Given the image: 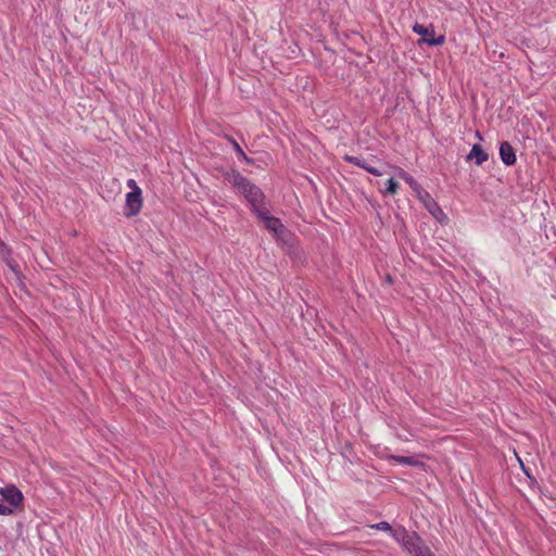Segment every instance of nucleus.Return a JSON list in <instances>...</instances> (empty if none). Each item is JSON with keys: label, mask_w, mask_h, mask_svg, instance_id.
Listing matches in <instances>:
<instances>
[{"label": "nucleus", "mask_w": 556, "mask_h": 556, "mask_svg": "<svg viewBox=\"0 0 556 556\" xmlns=\"http://www.w3.org/2000/svg\"><path fill=\"white\" fill-rule=\"evenodd\" d=\"M420 41L427 43L431 47H438L444 43L445 37L443 35H440L438 37L431 36V37H424Z\"/></svg>", "instance_id": "nucleus-14"}, {"label": "nucleus", "mask_w": 556, "mask_h": 556, "mask_svg": "<svg viewBox=\"0 0 556 556\" xmlns=\"http://www.w3.org/2000/svg\"><path fill=\"white\" fill-rule=\"evenodd\" d=\"M127 186L131 189V190H136V187H139L137 185V182L134 180V179H128L127 180Z\"/></svg>", "instance_id": "nucleus-18"}, {"label": "nucleus", "mask_w": 556, "mask_h": 556, "mask_svg": "<svg viewBox=\"0 0 556 556\" xmlns=\"http://www.w3.org/2000/svg\"><path fill=\"white\" fill-rule=\"evenodd\" d=\"M13 513V508L5 506L0 502V515L9 516Z\"/></svg>", "instance_id": "nucleus-17"}, {"label": "nucleus", "mask_w": 556, "mask_h": 556, "mask_svg": "<svg viewBox=\"0 0 556 556\" xmlns=\"http://www.w3.org/2000/svg\"><path fill=\"white\" fill-rule=\"evenodd\" d=\"M391 459L401 464V465H408V466H412V467H421L424 466V463L414 458V457H410V456H397V455H392L391 456Z\"/></svg>", "instance_id": "nucleus-12"}, {"label": "nucleus", "mask_w": 556, "mask_h": 556, "mask_svg": "<svg viewBox=\"0 0 556 556\" xmlns=\"http://www.w3.org/2000/svg\"><path fill=\"white\" fill-rule=\"evenodd\" d=\"M225 139L231 144L232 149L235 150L237 156L242 160L243 162H245L247 164H254V161L253 159L249 157L244 151L242 150V148L240 147V144L236 141L235 138H232L231 136L229 135H226L225 136Z\"/></svg>", "instance_id": "nucleus-10"}, {"label": "nucleus", "mask_w": 556, "mask_h": 556, "mask_svg": "<svg viewBox=\"0 0 556 556\" xmlns=\"http://www.w3.org/2000/svg\"><path fill=\"white\" fill-rule=\"evenodd\" d=\"M400 177L407 184L409 185V187L416 191L418 193V197H420L425 190L421 189L420 185L418 184V181L412 176L409 175L408 173L402 170L400 173Z\"/></svg>", "instance_id": "nucleus-11"}, {"label": "nucleus", "mask_w": 556, "mask_h": 556, "mask_svg": "<svg viewBox=\"0 0 556 556\" xmlns=\"http://www.w3.org/2000/svg\"><path fill=\"white\" fill-rule=\"evenodd\" d=\"M420 200L424 201L426 208L428 212L440 223H443L447 219L446 214L443 212V210L440 207V205L434 201L433 198L427 192L424 191V193L419 197Z\"/></svg>", "instance_id": "nucleus-5"}, {"label": "nucleus", "mask_w": 556, "mask_h": 556, "mask_svg": "<svg viewBox=\"0 0 556 556\" xmlns=\"http://www.w3.org/2000/svg\"><path fill=\"white\" fill-rule=\"evenodd\" d=\"M224 179L242 195L250 204L251 211L255 214L257 210L265 206L266 197L262 189L244 177L239 170L231 168L224 173Z\"/></svg>", "instance_id": "nucleus-1"}, {"label": "nucleus", "mask_w": 556, "mask_h": 556, "mask_svg": "<svg viewBox=\"0 0 556 556\" xmlns=\"http://www.w3.org/2000/svg\"><path fill=\"white\" fill-rule=\"evenodd\" d=\"M392 538L401 543L413 556H427V553H429V547L426 546L424 540L415 531L408 532L405 528H400L392 532Z\"/></svg>", "instance_id": "nucleus-2"}, {"label": "nucleus", "mask_w": 556, "mask_h": 556, "mask_svg": "<svg viewBox=\"0 0 556 556\" xmlns=\"http://www.w3.org/2000/svg\"><path fill=\"white\" fill-rule=\"evenodd\" d=\"M142 208V191L140 187H136V190H131L126 194V201L124 206V216L131 218L137 216Z\"/></svg>", "instance_id": "nucleus-4"}, {"label": "nucleus", "mask_w": 556, "mask_h": 556, "mask_svg": "<svg viewBox=\"0 0 556 556\" xmlns=\"http://www.w3.org/2000/svg\"><path fill=\"white\" fill-rule=\"evenodd\" d=\"M397 188H399V182L394 178H390L387 181V186H386V189L383 192H384V194H394V193H396Z\"/></svg>", "instance_id": "nucleus-15"}, {"label": "nucleus", "mask_w": 556, "mask_h": 556, "mask_svg": "<svg viewBox=\"0 0 556 556\" xmlns=\"http://www.w3.org/2000/svg\"><path fill=\"white\" fill-rule=\"evenodd\" d=\"M370 528L380 530V531H389L392 535V532H395L396 530H393L391 525L387 521H380L378 523L371 525Z\"/></svg>", "instance_id": "nucleus-16"}, {"label": "nucleus", "mask_w": 556, "mask_h": 556, "mask_svg": "<svg viewBox=\"0 0 556 556\" xmlns=\"http://www.w3.org/2000/svg\"><path fill=\"white\" fill-rule=\"evenodd\" d=\"M476 137H477L480 141H482V140H483V138H482V136H481L480 131H476Z\"/></svg>", "instance_id": "nucleus-20"}, {"label": "nucleus", "mask_w": 556, "mask_h": 556, "mask_svg": "<svg viewBox=\"0 0 556 556\" xmlns=\"http://www.w3.org/2000/svg\"><path fill=\"white\" fill-rule=\"evenodd\" d=\"M8 265L14 273H17L18 265L15 262L8 261Z\"/></svg>", "instance_id": "nucleus-19"}, {"label": "nucleus", "mask_w": 556, "mask_h": 556, "mask_svg": "<svg viewBox=\"0 0 556 556\" xmlns=\"http://www.w3.org/2000/svg\"><path fill=\"white\" fill-rule=\"evenodd\" d=\"M427 556H434L430 551L427 553Z\"/></svg>", "instance_id": "nucleus-21"}, {"label": "nucleus", "mask_w": 556, "mask_h": 556, "mask_svg": "<svg viewBox=\"0 0 556 556\" xmlns=\"http://www.w3.org/2000/svg\"><path fill=\"white\" fill-rule=\"evenodd\" d=\"M466 159L467 161H475V164L480 166L488 161L489 154L483 150V148L480 144L476 143L472 146Z\"/></svg>", "instance_id": "nucleus-9"}, {"label": "nucleus", "mask_w": 556, "mask_h": 556, "mask_svg": "<svg viewBox=\"0 0 556 556\" xmlns=\"http://www.w3.org/2000/svg\"><path fill=\"white\" fill-rule=\"evenodd\" d=\"M256 217L264 223L266 229L275 235L279 240L286 241L288 230L281 220L275 216L269 215L266 205L255 213Z\"/></svg>", "instance_id": "nucleus-3"}, {"label": "nucleus", "mask_w": 556, "mask_h": 556, "mask_svg": "<svg viewBox=\"0 0 556 556\" xmlns=\"http://www.w3.org/2000/svg\"><path fill=\"white\" fill-rule=\"evenodd\" d=\"M344 161L350 163V164H353L357 167H361L363 169H365L366 172L375 175V176H381L382 173L376 168V167H372L370 166L364 159L362 157H358V156H353V155H344Z\"/></svg>", "instance_id": "nucleus-8"}, {"label": "nucleus", "mask_w": 556, "mask_h": 556, "mask_svg": "<svg viewBox=\"0 0 556 556\" xmlns=\"http://www.w3.org/2000/svg\"><path fill=\"white\" fill-rule=\"evenodd\" d=\"M500 157L501 161L507 166L514 165L516 163L515 150L509 142L503 141L500 144Z\"/></svg>", "instance_id": "nucleus-7"}, {"label": "nucleus", "mask_w": 556, "mask_h": 556, "mask_svg": "<svg viewBox=\"0 0 556 556\" xmlns=\"http://www.w3.org/2000/svg\"><path fill=\"white\" fill-rule=\"evenodd\" d=\"M0 494L13 508L18 507L24 500L23 493L13 484L1 488Z\"/></svg>", "instance_id": "nucleus-6"}, {"label": "nucleus", "mask_w": 556, "mask_h": 556, "mask_svg": "<svg viewBox=\"0 0 556 556\" xmlns=\"http://www.w3.org/2000/svg\"><path fill=\"white\" fill-rule=\"evenodd\" d=\"M413 31L418 34V35H422L424 37H431L434 35V29L433 27H426L421 24H418L416 23L414 26H413Z\"/></svg>", "instance_id": "nucleus-13"}]
</instances>
